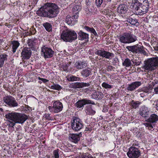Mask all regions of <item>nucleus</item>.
<instances>
[{
  "mask_svg": "<svg viewBox=\"0 0 158 158\" xmlns=\"http://www.w3.org/2000/svg\"><path fill=\"white\" fill-rule=\"evenodd\" d=\"M59 12L58 6L55 3L50 2L46 3L37 11L39 15L49 18L56 17Z\"/></svg>",
  "mask_w": 158,
  "mask_h": 158,
  "instance_id": "1",
  "label": "nucleus"
},
{
  "mask_svg": "<svg viewBox=\"0 0 158 158\" xmlns=\"http://www.w3.org/2000/svg\"><path fill=\"white\" fill-rule=\"evenodd\" d=\"M118 39L120 42L124 44L131 43L137 40V37L130 32L120 35Z\"/></svg>",
  "mask_w": 158,
  "mask_h": 158,
  "instance_id": "2",
  "label": "nucleus"
},
{
  "mask_svg": "<svg viewBox=\"0 0 158 158\" xmlns=\"http://www.w3.org/2000/svg\"><path fill=\"white\" fill-rule=\"evenodd\" d=\"M144 69L146 70L152 71L158 66V57H152L145 61Z\"/></svg>",
  "mask_w": 158,
  "mask_h": 158,
  "instance_id": "3",
  "label": "nucleus"
},
{
  "mask_svg": "<svg viewBox=\"0 0 158 158\" xmlns=\"http://www.w3.org/2000/svg\"><path fill=\"white\" fill-rule=\"evenodd\" d=\"M147 123H144V126L150 130L153 128V124L158 122V115L155 114H151L147 120Z\"/></svg>",
  "mask_w": 158,
  "mask_h": 158,
  "instance_id": "4",
  "label": "nucleus"
},
{
  "mask_svg": "<svg viewBox=\"0 0 158 158\" xmlns=\"http://www.w3.org/2000/svg\"><path fill=\"white\" fill-rule=\"evenodd\" d=\"M54 51L49 47L46 45L41 48V55L45 59L52 57L54 55Z\"/></svg>",
  "mask_w": 158,
  "mask_h": 158,
  "instance_id": "5",
  "label": "nucleus"
},
{
  "mask_svg": "<svg viewBox=\"0 0 158 158\" xmlns=\"http://www.w3.org/2000/svg\"><path fill=\"white\" fill-rule=\"evenodd\" d=\"M143 46L137 44L132 46H127V49L129 51H131L133 53H141L145 54L146 52L143 48Z\"/></svg>",
  "mask_w": 158,
  "mask_h": 158,
  "instance_id": "6",
  "label": "nucleus"
},
{
  "mask_svg": "<svg viewBox=\"0 0 158 158\" xmlns=\"http://www.w3.org/2000/svg\"><path fill=\"white\" fill-rule=\"evenodd\" d=\"M136 6L137 7L135 6H133L134 9L135 10L136 14L142 15L147 12L149 8V3H146L139 6Z\"/></svg>",
  "mask_w": 158,
  "mask_h": 158,
  "instance_id": "7",
  "label": "nucleus"
},
{
  "mask_svg": "<svg viewBox=\"0 0 158 158\" xmlns=\"http://www.w3.org/2000/svg\"><path fill=\"white\" fill-rule=\"evenodd\" d=\"M71 127L72 129L75 131H78L81 129L83 127V122L81 120L78 118H74L72 123Z\"/></svg>",
  "mask_w": 158,
  "mask_h": 158,
  "instance_id": "8",
  "label": "nucleus"
},
{
  "mask_svg": "<svg viewBox=\"0 0 158 158\" xmlns=\"http://www.w3.org/2000/svg\"><path fill=\"white\" fill-rule=\"evenodd\" d=\"M140 152L137 148L130 147L127 155L130 158H138L140 156Z\"/></svg>",
  "mask_w": 158,
  "mask_h": 158,
  "instance_id": "9",
  "label": "nucleus"
},
{
  "mask_svg": "<svg viewBox=\"0 0 158 158\" xmlns=\"http://www.w3.org/2000/svg\"><path fill=\"white\" fill-rule=\"evenodd\" d=\"M3 101L8 106L10 107H16L18 105L15 99L11 96H7L4 97Z\"/></svg>",
  "mask_w": 158,
  "mask_h": 158,
  "instance_id": "10",
  "label": "nucleus"
},
{
  "mask_svg": "<svg viewBox=\"0 0 158 158\" xmlns=\"http://www.w3.org/2000/svg\"><path fill=\"white\" fill-rule=\"evenodd\" d=\"M95 54L98 56L108 59L114 56L113 53L106 51L104 49L97 50L95 52Z\"/></svg>",
  "mask_w": 158,
  "mask_h": 158,
  "instance_id": "11",
  "label": "nucleus"
},
{
  "mask_svg": "<svg viewBox=\"0 0 158 158\" xmlns=\"http://www.w3.org/2000/svg\"><path fill=\"white\" fill-rule=\"evenodd\" d=\"M78 17V15L77 12H76L72 17H70L69 15H68L66 17L65 22L68 25L73 26L74 25L77 21Z\"/></svg>",
  "mask_w": 158,
  "mask_h": 158,
  "instance_id": "12",
  "label": "nucleus"
},
{
  "mask_svg": "<svg viewBox=\"0 0 158 158\" xmlns=\"http://www.w3.org/2000/svg\"><path fill=\"white\" fill-rule=\"evenodd\" d=\"M31 55V50L30 48L25 47L23 48L21 53V57L23 60L28 59Z\"/></svg>",
  "mask_w": 158,
  "mask_h": 158,
  "instance_id": "13",
  "label": "nucleus"
},
{
  "mask_svg": "<svg viewBox=\"0 0 158 158\" xmlns=\"http://www.w3.org/2000/svg\"><path fill=\"white\" fill-rule=\"evenodd\" d=\"M95 105L94 102L87 99H83L81 100H79L76 103V105L77 107L81 108L85 104Z\"/></svg>",
  "mask_w": 158,
  "mask_h": 158,
  "instance_id": "14",
  "label": "nucleus"
},
{
  "mask_svg": "<svg viewBox=\"0 0 158 158\" xmlns=\"http://www.w3.org/2000/svg\"><path fill=\"white\" fill-rule=\"evenodd\" d=\"M63 108L62 103L59 101H56L54 102L53 108L54 113H57L61 111L62 110Z\"/></svg>",
  "mask_w": 158,
  "mask_h": 158,
  "instance_id": "15",
  "label": "nucleus"
},
{
  "mask_svg": "<svg viewBox=\"0 0 158 158\" xmlns=\"http://www.w3.org/2000/svg\"><path fill=\"white\" fill-rule=\"evenodd\" d=\"M141 85V82L140 81H135L128 85L126 89L128 91H132L135 90L138 88Z\"/></svg>",
  "mask_w": 158,
  "mask_h": 158,
  "instance_id": "16",
  "label": "nucleus"
},
{
  "mask_svg": "<svg viewBox=\"0 0 158 158\" xmlns=\"http://www.w3.org/2000/svg\"><path fill=\"white\" fill-rule=\"evenodd\" d=\"M27 118L28 117L26 114L18 113L15 123H18L23 124Z\"/></svg>",
  "mask_w": 158,
  "mask_h": 158,
  "instance_id": "17",
  "label": "nucleus"
},
{
  "mask_svg": "<svg viewBox=\"0 0 158 158\" xmlns=\"http://www.w3.org/2000/svg\"><path fill=\"white\" fill-rule=\"evenodd\" d=\"M69 29L64 28L61 32L60 37L64 41L69 42Z\"/></svg>",
  "mask_w": 158,
  "mask_h": 158,
  "instance_id": "18",
  "label": "nucleus"
},
{
  "mask_svg": "<svg viewBox=\"0 0 158 158\" xmlns=\"http://www.w3.org/2000/svg\"><path fill=\"white\" fill-rule=\"evenodd\" d=\"M18 113L12 112L9 113L5 115L6 118L7 119L16 122Z\"/></svg>",
  "mask_w": 158,
  "mask_h": 158,
  "instance_id": "19",
  "label": "nucleus"
},
{
  "mask_svg": "<svg viewBox=\"0 0 158 158\" xmlns=\"http://www.w3.org/2000/svg\"><path fill=\"white\" fill-rule=\"evenodd\" d=\"M117 11L119 14H124L127 12V8L125 5L121 4L118 7Z\"/></svg>",
  "mask_w": 158,
  "mask_h": 158,
  "instance_id": "20",
  "label": "nucleus"
},
{
  "mask_svg": "<svg viewBox=\"0 0 158 158\" xmlns=\"http://www.w3.org/2000/svg\"><path fill=\"white\" fill-rule=\"evenodd\" d=\"M78 38L79 39L81 40H88L89 38V35L88 34L84 33L82 31H80L78 33Z\"/></svg>",
  "mask_w": 158,
  "mask_h": 158,
  "instance_id": "21",
  "label": "nucleus"
},
{
  "mask_svg": "<svg viewBox=\"0 0 158 158\" xmlns=\"http://www.w3.org/2000/svg\"><path fill=\"white\" fill-rule=\"evenodd\" d=\"M69 42H72L77 39V35L75 31L69 29Z\"/></svg>",
  "mask_w": 158,
  "mask_h": 158,
  "instance_id": "22",
  "label": "nucleus"
},
{
  "mask_svg": "<svg viewBox=\"0 0 158 158\" xmlns=\"http://www.w3.org/2000/svg\"><path fill=\"white\" fill-rule=\"evenodd\" d=\"M81 74L84 77H86L92 74L91 70L90 68H86L83 69L81 72Z\"/></svg>",
  "mask_w": 158,
  "mask_h": 158,
  "instance_id": "23",
  "label": "nucleus"
},
{
  "mask_svg": "<svg viewBox=\"0 0 158 158\" xmlns=\"http://www.w3.org/2000/svg\"><path fill=\"white\" fill-rule=\"evenodd\" d=\"M127 22L136 27L139 26V23L138 20L136 19L133 18L131 17H129L127 18Z\"/></svg>",
  "mask_w": 158,
  "mask_h": 158,
  "instance_id": "24",
  "label": "nucleus"
},
{
  "mask_svg": "<svg viewBox=\"0 0 158 158\" xmlns=\"http://www.w3.org/2000/svg\"><path fill=\"white\" fill-rule=\"evenodd\" d=\"M86 113L89 115H94L96 113L95 111L92 109L91 105L87 106L85 108Z\"/></svg>",
  "mask_w": 158,
  "mask_h": 158,
  "instance_id": "25",
  "label": "nucleus"
},
{
  "mask_svg": "<svg viewBox=\"0 0 158 158\" xmlns=\"http://www.w3.org/2000/svg\"><path fill=\"white\" fill-rule=\"evenodd\" d=\"M146 3H149L148 0H134L133 6L137 7L136 6H139Z\"/></svg>",
  "mask_w": 158,
  "mask_h": 158,
  "instance_id": "26",
  "label": "nucleus"
},
{
  "mask_svg": "<svg viewBox=\"0 0 158 158\" xmlns=\"http://www.w3.org/2000/svg\"><path fill=\"white\" fill-rule=\"evenodd\" d=\"M104 95L101 92H95L92 95V98L95 99H101L103 97Z\"/></svg>",
  "mask_w": 158,
  "mask_h": 158,
  "instance_id": "27",
  "label": "nucleus"
},
{
  "mask_svg": "<svg viewBox=\"0 0 158 158\" xmlns=\"http://www.w3.org/2000/svg\"><path fill=\"white\" fill-rule=\"evenodd\" d=\"M85 62L83 61H79L76 62L75 64V67L77 69H81L86 66Z\"/></svg>",
  "mask_w": 158,
  "mask_h": 158,
  "instance_id": "28",
  "label": "nucleus"
},
{
  "mask_svg": "<svg viewBox=\"0 0 158 158\" xmlns=\"http://www.w3.org/2000/svg\"><path fill=\"white\" fill-rule=\"evenodd\" d=\"M70 137L71 138L72 141L76 143L80 140V136L79 135L77 134H71Z\"/></svg>",
  "mask_w": 158,
  "mask_h": 158,
  "instance_id": "29",
  "label": "nucleus"
},
{
  "mask_svg": "<svg viewBox=\"0 0 158 158\" xmlns=\"http://www.w3.org/2000/svg\"><path fill=\"white\" fill-rule=\"evenodd\" d=\"M11 44L12 45V52L13 53H15L16 49L20 45V44L17 40H14L12 41Z\"/></svg>",
  "mask_w": 158,
  "mask_h": 158,
  "instance_id": "30",
  "label": "nucleus"
},
{
  "mask_svg": "<svg viewBox=\"0 0 158 158\" xmlns=\"http://www.w3.org/2000/svg\"><path fill=\"white\" fill-rule=\"evenodd\" d=\"M37 40L34 39H29L27 41V44L30 48H33L36 45Z\"/></svg>",
  "mask_w": 158,
  "mask_h": 158,
  "instance_id": "31",
  "label": "nucleus"
},
{
  "mask_svg": "<svg viewBox=\"0 0 158 158\" xmlns=\"http://www.w3.org/2000/svg\"><path fill=\"white\" fill-rule=\"evenodd\" d=\"M81 9V5L80 2H77L73 8V10L74 12L79 11Z\"/></svg>",
  "mask_w": 158,
  "mask_h": 158,
  "instance_id": "32",
  "label": "nucleus"
},
{
  "mask_svg": "<svg viewBox=\"0 0 158 158\" xmlns=\"http://www.w3.org/2000/svg\"><path fill=\"white\" fill-rule=\"evenodd\" d=\"M7 56L6 55H0V67H3L4 61L7 60Z\"/></svg>",
  "mask_w": 158,
  "mask_h": 158,
  "instance_id": "33",
  "label": "nucleus"
},
{
  "mask_svg": "<svg viewBox=\"0 0 158 158\" xmlns=\"http://www.w3.org/2000/svg\"><path fill=\"white\" fill-rule=\"evenodd\" d=\"M141 103L139 101H135L132 100L130 102L131 105L133 108L136 109L139 107V105Z\"/></svg>",
  "mask_w": 158,
  "mask_h": 158,
  "instance_id": "34",
  "label": "nucleus"
},
{
  "mask_svg": "<svg viewBox=\"0 0 158 158\" xmlns=\"http://www.w3.org/2000/svg\"><path fill=\"white\" fill-rule=\"evenodd\" d=\"M68 80L69 81H79L80 78L73 75H71L67 77Z\"/></svg>",
  "mask_w": 158,
  "mask_h": 158,
  "instance_id": "35",
  "label": "nucleus"
},
{
  "mask_svg": "<svg viewBox=\"0 0 158 158\" xmlns=\"http://www.w3.org/2000/svg\"><path fill=\"white\" fill-rule=\"evenodd\" d=\"M131 61L129 58H126L123 63V65L127 67L131 66Z\"/></svg>",
  "mask_w": 158,
  "mask_h": 158,
  "instance_id": "36",
  "label": "nucleus"
},
{
  "mask_svg": "<svg viewBox=\"0 0 158 158\" xmlns=\"http://www.w3.org/2000/svg\"><path fill=\"white\" fill-rule=\"evenodd\" d=\"M43 26L48 31H52V27L51 24L48 23H45L43 24Z\"/></svg>",
  "mask_w": 158,
  "mask_h": 158,
  "instance_id": "37",
  "label": "nucleus"
},
{
  "mask_svg": "<svg viewBox=\"0 0 158 158\" xmlns=\"http://www.w3.org/2000/svg\"><path fill=\"white\" fill-rule=\"evenodd\" d=\"M102 13L105 15H107L109 16L113 15L114 13L111 10L109 9H106L102 11Z\"/></svg>",
  "mask_w": 158,
  "mask_h": 158,
  "instance_id": "38",
  "label": "nucleus"
},
{
  "mask_svg": "<svg viewBox=\"0 0 158 158\" xmlns=\"http://www.w3.org/2000/svg\"><path fill=\"white\" fill-rule=\"evenodd\" d=\"M140 147V143L139 142L135 140L133 141L132 146L130 147H134L135 148H137L138 149H139V148Z\"/></svg>",
  "mask_w": 158,
  "mask_h": 158,
  "instance_id": "39",
  "label": "nucleus"
},
{
  "mask_svg": "<svg viewBox=\"0 0 158 158\" xmlns=\"http://www.w3.org/2000/svg\"><path fill=\"white\" fill-rule=\"evenodd\" d=\"M140 115L145 118L148 117L149 115L150 112L149 111L143 110L140 113Z\"/></svg>",
  "mask_w": 158,
  "mask_h": 158,
  "instance_id": "40",
  "label": "nucleus"
},
{
  "mask_svg": "<svg viewBox=\"0 0 158 158\" xmlns=\"http://www.w3.org/2000/svg\"><path fill=\"white\" fill-rule=\"evenodd\" d=\"M50 88L53 89H55L58 90H60L62 89L61 86L56 84H53V85L51 86Z\"/></svg>",
  "mask_w": 158,
  "mask_h": 158,
  "instance_id": "41",
  "label": "nucleus"
},
{
  "mask_svg": "<svg viewBox=\"0 0 158 158\" xmlns=\"http://www.w3.org/2000/svg\"><path fill=\"white\" fill-rule=\"evenodd\" d=\"M71 87L73 88H82L81 82H76L72 84L71 85Z\"/></svg>",
  "mask_w": 158,
  "mask_h": 158,
  "instance_id": "42",
  "label": "nucleus"
},
{
  "mask_svg": "<svg viewBox=\"0 0 158 158\" xmlns=\"http://www.w3.org/2000/svg\"><path fill=\"white\" fill-rule=\"evenodd\" d=\"M9 128L8 129H11V131H13L14 127V126L15 125V123H16L15 122H14L11 120H9Z\"/></svg>",
  "mask_w": 158,
  "mask_h": 158,
  "instance_id": "43",
  "label": "nucleus"
},
{
  "mask_svg": "<svg viewBox=\"0 0 158 158\" xmlns=\"http://www.w3.org/2000/svg\"><path fill=\"white\" fill-rule=\"evenodd\" d=\"M61 66L60 69L61 70L65 71H68V66L67 64H63Z\"/></svg>",
  "mask_w": 158,
  "mask_h": 158,
  "instance_id": "44",
  "label": "nucleus"
},
{
  "mask_svg": "<svg viewBox=\"0 0 158 158\" xmlns=\"http://www.w3.org/2000/svg\"><path fill=\"white\" fill-rule=\"evenodd\" d=\"M102 86L103 87L106 89H111L112 88V85H109L105 82H104L102 83Z\"/></svg>",
  "mask_w": 158,
  "mask_h": 158,
  "instance_id": "45",
  "label": "nucleus"
},
{
  "mask_svg": "<svg viewBox=\"0 0 158 158\" xmlns=\"http://www.w3.org/2000/svg\"><path fill=\"white\" fill-rule=\"evenodd\" d=\"M59 150H56L54 151L53 152V154L55 158H59Z\"/></svg>",
  "mask_w": 158,
  "mask_h": 158,
  "instance_id": "46",
  "label": "nucleus"
},
{
  "mask_svg": "<svg viewBox=\"0 0 158 158\" xmlns=\"http://www.w3.org/2000/svg\"><path fill=\"white\" fill-rule=\"evenodd\" d=\"M103 0H96V4L98 7H100L103 2Z\"/></svg>",
  "mask_w": 158,
  "mask_h": 158,
  "instance_id": "47",
  "label": "nucleus"
},
{
  "mask_svg": "<svg viewBox=\"0 0 158 158\" xmlns=\"http://www.w3.org/2000/svg\"><path fill=\"white\" fill-rule=\"evenodd\" d=\"M84 28L87 31L90 32L91 33L93 31V29H94L93 27H90L87 26H85V27H84Z\"/></svg>",
  "mask_w": 158,
  "mask_h": 158,
  "instance_id": "48",
  "label": "nucleus"
},
{
  "mask_svg": "<svg viewBox=\"0 0 158 158\" xmlns=\"http://www.w3.org/2000/svg\"><path fill=\"white\" fill-rule=\"evenodd\" d=\"M142 91L145 93H149V89L148 88L144 87L142 89Z\"/></svg>",
  "mask_w": 158,
  "mask_h": 158,
  "instance_id": "49",
  "label": "nucleus"
},
{
  "mask_svg": "<svg viewBox=\"0 0 158 158\" xmlns=\"http://www.w3.org/2000/svg\"><path fill=\"white\" fill-rule=\"evenodd\" d=\"M82 88L84 87H88L90 85V84L89 83L81 82Z\"/></svg>",
  "mask_w": 158,
  "mask_h": 158,
  "instance_id": "50",
  "label": "nucleus"
},
{
  "mask_svg": "<svg viewBox=\"0 0 158 158\" xmlns=\"http://www.w3.org/2000/svg\"><path fill=\"white\" fill-rule=\"evenodd\" d=\"M44 117L48 120H50L51 119L50 116V114H45L44 115Z\"/></svg>",
  "mask_w": 158,
  "mask_h": 158,
  "instance_id": "51",
  "label": "nucleus"
},
{
  "mask_svg": "<svg viewBox=\"0 0 158 158\" xmlns=\"http://www.w3.org/2000/svg\"><path fill=\"white\" fill-rule=\"evenodd\" d=\"M154 93L156 94H158V86H155L154 88Z\"/></svg>",
  "mask_w": 158,
  "mask_h": 158,
  "instance_id": "52",
  "label": "nucleus"
},
{
  "mask_svg": "<svg viewBox=\"0 0 158 158\" xmlns=\"http://www.w3.org/2000/svg\"><path fill=\"white\" fill-rule=\"evenodd\" d=\"M38 79L39 80L42 81L44 83H46L48 81V80L45 78H43L39 77Z\"/></svg>",
  "mask_w": 158,
  "mask_h": 158,
  "instance_id": "53",
  "label": "nucleus"
},
{
  "mask_svg": "<svg viewBox=\"0 0 158 158\" xmlns=\"http://www.w3.org/2000/svg\"><path fill=\"white\" fill-rule=\"evenodd\" d=\"M91 33L94 35L95 36L97 37L98 36V35L97 34V32L94 29H93V31Z\"/></svg>",
  "mask_w": 158,
  "mask_h": 158,
  "instance_id": "54",
  "label": "nucleus"
},
{
  "mask_svg": "<svg viewBox=\"0 0 158 158\" xmlns=\"http://www.w3.org/2000/svg\"><path fill=\"white\" fill-rule=\"evenodd\" d=\"M152 45L153 47L158 46V42H155L152 43Z\"/></svg>",
  "mask_w": 158,
  "mask_h": 158,
  "instance_id": "55",
  "label": "nucleus"
},
{
  "mask_svg": "<svg viewBox=\"0 0 158 158\" xmlns=\"http://www.w3.org/2000/svg\"><path fill=\"white\" fill-rule=\"evenodd\" d=\"M113 67L111 65L108 66L107 69V70L108 71H111Z\"/></svg>",
  "mask_w": 158,
  "mask_h": 158,
  "instance_id": "56",
  "label": "nucleus"
},
{
  "mask_svg": "<svg viewBox=\"0 0 158 158\" xmlns=\"http://www.w3.org/2000/svg\"><path fill=\"white\" fill-rule=\"evenodd\" d=\"M155 102H156V109L158 111V99L156 100L155 101Z\"/></svg>",
  "mask_w": 158,
  "mask_h": 158,
  "instance_id": "57",
  "label": "nucleus"
},
{
  "mask_svg": "<svg viewBox=\"0 0 158 158\" xmlns=\"http://www.w3.org/2000/svg\"><path fill=\"white\" fill-rule=\"evenodd\" d=\"M32 31H31V34H35L36 32V31L35 29H34V28H32Z\"/></svg>",
  "mask_w": 158,
  "mask_h": 158,
  "instance_id": "58",
  "label": "nucleus"
},
{
  "mask_svg": "<svg viewBox=\"0 0 158 158\" xmlns=\"http://www.w3.org/2000/svg\"><path fill=\"white\" fill-rule=\"evenodd\" d=\"M48 109L50 111H53L54 112V109L53 108V107H52L51 106H49L48 107Z\"/></svg>",
  "mask_w": 158,
  "mask_h": 158,
  "instance_id": "59",
  "label": "nucleus"
},
{
  "mask_svg": "<svg viewBox=\"0 0 158 158\" xmlns=\"http://www.w3.org/2000/svg\"><path fill=\"white\" fill-rule=\"evenodd\" d=\"M91 0H86V2L87 5H89L90 4Z\"/></svg>",
  "mask_w": 158,
  "mask_h": 158,
  "instance_id": "60",
  "label": "nucleus"
},
{
  "mask_svg": "<svg viewBox=\"0 0 158 158\" xmlns=\"http://www.w3.org/2000/svg\"><path fill=\"white\" fill-rule=\"evenodd\" d=\"M140 96L142 97H143L144 96H145V94L144 93H143V92L142 93H141L140 94Z\"/></svg>",
  "mask_w": 158,
  "mask_h": 158,
  "instance_id": "61",
  "label": "nucleus"
},
{
  "mask_svg": "<svg viewBox=\"0 0 158 158\" xmlns=\"http://www.w3.org/2000/svg\"><path fill=\"white\" fill-rule=\"evenodd\" d=\"M155 50L158 51V46L153 47Z\"/></svg>",
  "mask_w": 158,
  "mask_h": 158,
  "instance_id": "62",
  "label": "nucleus"
},
{
  "mask_svg": "<svg viewBox=\"0 0 158 158\" xmlns=\"http://www.w3.org/2000/svg\"><path fill=\"white\" fill-rule=\"evenodd\" d=\"M141 62H135V64L136 65H139L141 63Z\"/></svg>",
  "mask_w": 158,
  "mask_h": 158,
  "instance_id": "63",
  "label": "nucleus"
},
{
  "mask_svg": "<svg viewBox=\"0 0 158 158\" xmlns=\"http://www.w3.org/2000/svg\"><path fill=\"white\" fill-rule=\"evenodd\" d=\"M102 111L104 112H107L108 111V110L107 109H105V110L104 109H103L102 110Z\"/></svg>",
  "mask_w": 158,
  "mask_h": 158,
  "instance_id": "64",
  "label": "nucleus"
}]
</instances>
